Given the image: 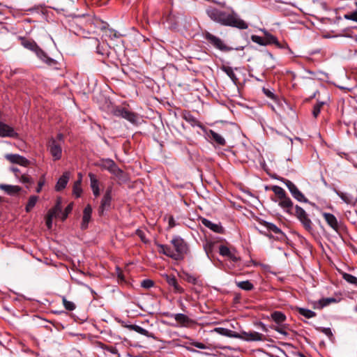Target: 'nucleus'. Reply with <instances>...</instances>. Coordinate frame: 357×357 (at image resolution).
<instances>
[{
    "instance_id": "4468645a",
    "label": "nucleus",
    "mask_w": 357,
    "mask_h": 357,
    "mask_svg": "<svg viewBox=\"0 0 357 357\" xmlns=\"http://www.w3.org/2000/svg\"><path fill=\"white\" fill-rule=\"evenodd\" d=\"M322 215H323L324 220H326V222H327V224L334 231H335L336 232H338L339 229H340V225H339V223H338V221H337L336 217L332 213H326V212L323 213Z\"/></svg>"
},
{
    "instance_id": "a18cd8bd",
    "label": "nucleus",
    "mask_w": 357,
    "mask_h": 357,
    "mask_svg": "<svg viewBox=\"0 0 357 357\" xmlns=\"http://www.w3.org/2000/svg\"><path fill=\"white\" fill-rule=\"evenodd\" d=\"M105 35L110 38H119L120 36V34H119L117 31L113 29H107L105 31Z\"/></svg>"
},
{
    "instance_id": "e2e57ef3",
    "label": "nucleus",
    "mask_w": 357,
    "mask_h": 357,
    "mask_svg": "<svg viewBox=\"0 0 357 357\" xmlns=\"http://www.w3.org/2000/svg\"><path fill=\"white\" fill-rule=\"evenodd\" d=\"M97 52L103 54V53L101 52V49L99 48V46L97 47Z\"/></svg>"
},
{
    "instance_id": "49530a36",
    "label": "nucleus",
    "mask_w": 357,
    "mask_h": 357,
    "mask_svg": "<svg viewBox=\"0 0 357 357\" xmlns=\"http://www.w3.org/2000/svg\"><path fill=\"white\" fill-rule=\"evenodd\" d=\"M72 209H73V204H70L66 206L65 211L62 213V216H61L62 220H64L66 219L68 214L71 212Z\"/></svg>"
},
{
    "instance_id": "7ed1b4c3",
    "label": "nucleus",
    "mask_w": 357,
    "mask_h": 357,
    "mask_svg": "<svg viewBox=\"0 0 357 357\" xmlns=\"http://www.w3.org/2000/svg\"><path fill=\"white\" fill-rule=\"evenodd\" d=\"M170 243L174 248L167 245L158 244V252L175 260L183 259L189 252L188 244L178 236H174Z\"/></svg>"
},
{
    "instance_id": "c85d7f7f",
    "label": "nucleus",
    "mask_w": 357,
    "mask_h": 357,
    "mask_svg": "<svg viewBox=\"0 0 357 357\" xmlns=\"http://www.w3.org/2000/svg\"><path fill=\"white\" fill-rule=\"evenodd\" d=\"M126 328H128L129 330L134 331L141 335H143L146 337H152V335L150 334V333L144 329V328L137 326V325H128L126 326Z\"/></svg>"
},
{
    "instance_id": "412c9836",
    "label": "nucleus",
    "mask_w": 357,
    "mask_h": 357,
    "mask_svg": "<svg viewBox=\"0 0 357 357\" xmlns=\"http://www.w3.org/2000/svg\"><path fill=\"white\" fill-rule=\"evenodd\" d=\"M172 317L176 320V321L182 326H188L192 321L185 314L178 313L171 315Z\"/></svg>"
},
{
    "instance_id": "423d86ee",
    "label": "nucleus",
    "mask_w": 357,
    "mask_h": 357,
    "mask_svg": "<svg viewBox=\"0 0 357 357\" xmlns=\"http://www.w3.org/2000/svg\"><path fill=\"white\" fill-rule=\"evenodd\" d=\"M96 165L102 169L107 170L117 177H120L123 173L122 170L119 168L114 161L109 158L100 160L96 163Z\"/></svg>"
},
{
    "instance_id": "ea45409f",
    "label": "nucleus",
    "mask_w": 357,
    "mask_h": 357,
    "mask_svg": "<svg viewBox=\"0 0 357 357\" xmlns=\"http://www.w3.org/2000/svg\"><path fill=\"white\" fill-rule=\"evenodd\" d=\"M18 178L20 181L24 184H31L33 183L31 178L27 174H22Z\"/></svg>"
},
{
    "instance_id": "6e6552de",
    "label": "nucleus",
    "mask_w": 357,
    "mask_h": 357,
    "mask_svg": "<svg viewBox=\"0 0 357 357\" xmlns=\"http://www.w3.org/2000/svg\"><path fill=\"white\" fill-rule=\"evenodd\" d=\"M113 114L114 116L125 119L132 123H136L139 119L135 113L123 107H118L115 108L113 111Z\"/></svg>"
},
{
    "instance_id": "f257e3e1",
    "label": "nucleus",
    "mask_w": 357,
    "mask_h": 357,
    "mask_svg": "<svg viewBox=\"0 0 357 357\" xmlns=\"http://www.w3.org/2000/svg\"><path fill=\"white\" fill-rule=\"evenodd\" d=\"M271 190L274 192L275 198L273 200L289 215H295L300 221L304 229L309 233L314 231L313 223L306 211L298 205H296L295 211L293 212L294 203L287 195L285 190L278 185H273Z\"/></svg>"
},
{
    "instance_id": "bf43d9fd",
    "label": "nucleus",
    "mask_w": 357,
    "mask_h": 357,
    "mask_svg": "<svg viewBox=\"0 0 357 357\" xmlns=\"http://www.w3.org/2000/svg\"><path fill=\"white\" fill-rule=\"evenodd\" d=\"M11 170H12L13 172H15V176H16L17 177H18L17 173L20 172V171H19V169H17V168H16V167H12V168H11Z\"/></svg>"
},
{
    "instance_id": "09e8293b",
    "label": "nucleus",
    "mask_w": 357,
    "mask_h": 357,
    "mask_svg": "<svg viewBox=\"0 0 357 357\" xmlns=\"http://www.w3.org/2000/svg\"><path fill=\"white\" fill-rule=\"evenodd\" d=\"M286 326H277V327H275L274 328V330L277 332H278L279 333L284 335V336H287L289 334L286 331Z\"/></svg>"
},
{
    "instance_id": "f3484780",
    "label": "nucleus",
    "mask_w": 357,
    "mask_h": 357,
    "mask_svg": "<svg viewBox=\"0 0 357 357\" xmlns=\"http://www.w3.org/2000/svg\"><path fill=\"white\" fill-rule=\"evenodd\" d=\"M17 135V132L12 127L0 121V137H15Z\"/></svg>"
},
{
    "instance_id": "13d9d810",
    "label": "nucleus",
    "mask_w": 357,
    "mask_h": 357,
    "mask_svg": "<svg viewBox=\"0 0 357 357\" xmlns=\"http://www.w3.org/2000/svg\"><path fill=\"white\" fill-rule=\"evenodd\" d=\"M63 135L60 133V134H58L56 138H54V139L59 141L62 144H63Z\"/></svg>"
},
{
    "instance_id": "72a5a7b5",
    "label": "nucleus",
    "mask_w": 357,
    "mask_h": 357,
    "mask_svg": "<svg viewBox=\"0 0 357 357\" xmlns=\"http://www.w3.org/2000/svg\"><path fill=\"white\" fill-rule=\"evenodd\" d=\"M73 193L76 197H79L82 193L81 180L75 182L73 188Z\"/></svg>"
},
{
    "instance_id": "aec40b11",
    "label": "nucleus",
    "mask_w": 357,
    "mask_h": 357,
    "mask_svg": "<svg viewBox=\"0 0 357 357\" xmlns=\"http://www.w3.org/2000/svg\"><path fill=\"white\" fill-rule=\"evenodd\" d=\"M212 331L228 337L237 338L241 337L239 333L222 327L215 328Z\"/></svg>"
},
{
    "instance_id": "e433bc0d",
    "label": "nucleus",
    "mask_w": 357,
    "mask_h": 357,
    "mask_svg": "<svg viewBox=\"0 0 357 357\" xmlns=\"http://www.w3.org/2000/svg\"><path fill=\"white\" fill-rule=\"evenodd\" d=\"M264 225L268 231H273L275 234H282L281 229L273 223L265 222Z\"/></svg>"
},
{
    "instance_id": "2eb2a0df",
    "label": "nucleus",
    "mask_w": 357,
    "mask_h": 357,
    "mask_svg": "<svg viewBox=\"0 0 357 357\" xmlns=\"http://www.w3.org/2000/svg\"><path fill=\"white\" fill-rule=\"evenodd\" d=\"M162 277L165 279L167 284L173 287L175 293L181 294L183 292V289L178 284L174 275L164 274Z\"/></svg>"
},
{
    "instance_id": "f03ea898",
    "label": "nucleus",
    "mask_w": 357,
    "mask_h": 357,
    "mask_svg": "<svg viewBox=\"0 0 357 357\" xmlns=\"http://www.w3.org/2000/svg\"><path fill=\"white\" fill-rule=\"evenodd\" d=\"M206 13L211 20L222 25L236 27L239 29L248 28V24L234 11L227 13L216 8L209 7L206 9Z\"/></svg>"
},
{
    "instance_id": "f8f14e48",
    "label": "nucleus",
    "mask_w": 357,
    "mask_h": 357,
    "mask_svg": "<svg viewBox=\"0 0 357 357\" xmlns=\"http://www.w3.org/2000/svg\"><path fill=\"white\" fill-rule=\"evenodd\" d=\"M112 202L111 189H108L105 193L101 202L100 206L98 208V213L100 215L103 214L105 210H108L110 208Z\"/></svg>"
},
{
    "instance_id": "c756f323",
    "label": "nucleus",
    "mask_w": 357,
    "mask_h": 357,
    "mask_svg": "<svg viewBox=\"0 0 357 357\" xmlns=\"http://www.w3.org/2000/svg\"><path fill=\"white\" fill-rule=\"evenodd\" d=\"M61 212V203L59 201H58L56 204L55 205V206L48 211L46 217L50 219H53Z\"/></svg>"
},
{
    "instance_id": "4c0bfd02",
    "label": "nucleus",
    "mask_w": 357,
    "mask_h": 357,
    "mask_svg": "<svg viewBox=\"0 0 357 357\" xmlns=\"http://www.w3.org/2000/svg\"><path fill=\"white\" fill-rule=\"evenodd\" d=\"M342 278L344 280L350 284H357V278L349 273H342Z\"/></svg>"
},
{
    "instance_id": "4be33fe9",
    "label": "nucleus",
    "mask_w": 357,
    "mask_h": 357,
    "mask_svg": "<svg viewBox=\"0 0 357 357\" xmlns=\"http://www.w3.org/2000/svg\"><path fill=\"white\" fill-rule=\"evenodd\" d=\"M335 193L341 198V199L349 205H354L356 202V199L349 193L343 192L340 190H335Z\"/></svg>"
},
{
    "instance_id": "0eeeda50",
    "label": "nucleus",
    "mask_w": 357,
    "mask_h": 357,
    "mask_svg": "<svg viewBox=\"0 0 357 357\" xmlns=\"http://www.w3.org/2000/svg\"><path fill=\"white\" fill-rule=\"evenodd\" d=\"M219 254L227 258L229 261L236 263L240 261L238 252L233 246H227L226 245H220L218 248Z\"/></svg>"
},
{
    "instance_id": "f704fd0d",
    "label": "nucleus",
    "mask_w": 357,
    "mask_h": 357,
    "mask_svg": "<svg viewBox=\"0 0 357 357\" xmlns=\"http://www.w3.org/2000/svg\"><path fill=\"white\" fill-rule=\"evenodd\" d=\"M298 312L301 315L304 316L307 319L312 318L316 316V313L314 312L305 308H299Z\"/></svg>"
},
{
    "instance_id": "de8ad7c7",
    "label": "nucleus",
    "mask_w": 357,
    "mask_h": 357,
    "mask_svg": "<svg viewBox=\"0 0 357 357\" xmlns=\"http://www.w3.org/2000/svg\"><path fill=\"white\" fill-rule=\"evenodd\" d=\"M45 176L43 175V176H41V178H40V180L38 183V187L36 188V192L38 193H39L42 190L43 186L45 185Z\"/></svg>"
},
{
    "instance_id": "5fc2aeb1",
    "label": "nucleus",
    "mask_w": 357,
    "mask_h": 357,
    "mask_svg": "<svg viewBox=\"0 0 357 357\" xmlns=\"http://www.w3.org/2000/svg\"><path fill=\"white\" fill-rule=\"evenodd\" d=\"M168 225H169L168 227L169 229L173 228V227H174L176 225V222H175L173 216H170L169 218Z\"/></svg>"
},
{
    "instance_id": "052dcab7",
    "label": "nucleus",
    "mask_w": 357,
    "mask_h": 357,
    "mask_svg": "<svg viewBox=\"0 0 357 357\" xmlns=\"http://www.w3.org/2000/svg\"><path fill=\"white\" fill-rule=\"evenodd\" d=\"M109 351L113 353V354H116V349L115 348H112L109 349Z\"/></svg>"
},
{
    "instance_id": "39448f33",
    "label": "nucleus",
    "mask_w": 357,
    "mask_h": 357,
    "mask_svg": "<svg viewBox=\"0 0 357 357\" xmlns=\"http://www.w3.org/2000/svg\"><path fill=\"white\" fill-rule=\"evenodd\" d=\"M47 149L54 161L61 159L63 149L62 144L59 141L54 137L50 138L47 143Z\"/></svg>"
},
{
    "instance_id": "6e6d98bb",
    "label": "nucleus",
    "mask_w": 357,
    "mask_h": 357,
    "mask_svg": "<svg viewBox=\"0 0 357 357\" xmlns=\"http://www.w3.org/2000/svg\"><path fill=\"white\" fill-rule=\"evenodd\" d=\"M192 344L198 349H206V346L202 342H193Z\"/></svg>"
},
{
    "instance_id": "58836bf2",
    "label": "nucleus",
    "mask_w": 357,
    "mask_h": 357,
    "mask_svg": "<svg viewBox=\"0 0 357 357\" xmlns=\"http://www.w3.org/2000/svg\"><path fill=\"white\" fill-rule=\"evenodd\" d=\"M62 301H63V306L67 310H69V311H73L75 309L76 306H75V304L72 302V301H68L66 297H63L62 298Z\"/></svg>"
},
{
    "instance_id": "69168bd1",
    "label": "nucleus",
    "mask_w": 357,
    "mask_h": 357,
    "mask_svg": "<svg viewBox=\"0 0 357 357\" xmlns=\"http://www.w3.org/2000/svg\"><path fill=\"white\" fill-rule=\"evenodd\" d=\"M268 55L270 56V58H271V59L273 58V54L271 53L268 52Z\"/></svg>"
},
{
    "instance_id": "3c124183",
    "label": "nucleus",
    "mask_w": 357,
    "mask_h": 357,
    "mask_svg": "<svg viewBox=\"0 0 357 357\" xmlns=\"http://www.w3.org/2000/svg\"><path fill=\"white\" fill-rule=\"evenodd\" d=\"M263 91L268 98L271 99H274L275 95L271 90L264 88Z\"/></svg>"
},
{
    "instance_id": "a878e982",
    "label": "nucleus",
    "mask_w": 357,
    "mask_h": 357,
    "mask_svg": "<svg viewBox=\"0 0 357 357\" xmlns=\"http://www.w3.org/2000/svg\"><path fill=\"white\" fill-rule=\"evenodd\" d=\"M183 118L185 119L186 122L190 123L192 126H197L201 128H203L202 123L190 112H185L183 114Z\"/></svg>"
},
{
    "instance_id": "c03bdc74",
    "label": "nucleus",
    "mask_w": 357,
    "mask_h": 357,
    "mask_svg": "<svg viewBox=\"0 0 357 357\" xmlns=\"http://www.w3.org/2000/svg\"><path fill=\"white\" fill-rule=\"evenodd\" d=\"M324 102H319L314 106L312 114L316 118L319 114L321 111V107L323 106Z\"/></svg>"
},
{
    "instance_id": "473e14b6",
    "label": "nucleus",
    "mask_w": 357,
    "mask_h": 357,
    "mask_svg": "<svg viewBox=\"0 0 357 357\" xmlns=\"http://www.w3.org/2000/svg\"><path fill=\"white\" fill-rule=\"evenodd\" d=\"M236 286L241 289L250 291L254 288L253 284L248 280L236 282Z\"/></svg>"
},
{
    "instance_id": "a211bd4d",
    "label": "nucleus",
    "mask_w": 357,
    "mask_h": 357,
    "mask_svg": "<svg viewBox=\"0 0 357 357\" xmlns=\"http://www.w3.org/2000/svg\"><path fill=\"white\" fill-rule=\"evenodd\" d=\"M202 223L206 227L210 229L214 232L222 234L224 231V229L220 223H213L211 220L206 218L202 219Z\"/></svg>"
},
{
    "instance_id": "9d476101",
    "label": "nucleus",
    "mask_w": 357,
    "mask_h": 357,
    "mask_svg": "<svg viewBox=\"0 0 357 357\" xmlns=\"http://www.w3.org/2000/svg\"><path fill=\"white\" fill-rule=\"evenodd\" d=\"M284 183L286 185L287 188L289 189L291 195L294 199L300 202L307 203L308 202V199L305 197V195L298 189L296 185L289 180H284Z\"/></svg>"
},
{
    "instance_id": "393cba45",
    "label": "nucleus",
    "mask_w": 357,
    "mask_h": 357,
    "mask_svg": "<svg viewBox=\"0 0 357 357\" xmlns=\"http://www.w3.org/2000/svg\"><path fill=\"white\" fill-rule=\"evenodd\" d=\"M0 189L3 190L6 193L9 195H14L17 194L20 190L21 188L18 185L0 184Z\"/></svg>"
},
{
    "instance_id": "ddd939ff",
    "label": "nucleus",
    "mask_w": 357,
    "mask_h": 357,
    "mask_svg": "<svg viewBox=\"0 0 357 357\" xmlns=\"http://www.w3.org/2000/svg\"><path fill=\"white\" fill-rule=\"evenodd\" d=\"M5 158L11 163L17 164L23 167H27L30 163L26 158L18 154H7Z\"/></svg>"
},
{
    "instance_id": "cd10ccee",
    "label": "nucleus",
    "mask_w": 357,
    "mask_h": 357,
    "mask_svg": "<svg viewBox=\"0 0 357 357\" xmlns=\"http://www.w3.org/2000/svg\"><path fill=\"white\" fill-rule=\"evenodd\" d=\"M21 43L22 45L26 49L35 52L36 50L38 48V45L36 44V43L30 39H26L25 38H21Z\"/></svg>"
},
{
    "instance_id": "7c9ffc66",
    "label": "nucleus",
    "mask_w": 357,
    "mask_h": 357,
    "mask_svg": "<svg viewBox=\"0 0 357 357\" xmlns=\"http://www.w3.org/2000/svg\"><path fill=\"white\" fill-rule=\"evenodd\" d=\"M221 69L229 77V78L233 81L234 84L237 83L238 78L236 77V75H235L231 67L223 66Z\"/></svg>"
},
{
    "instance_id": "603ef678",
    "label": "nucleus",
    "mask_w": 357,
    "mask_h": 357,
    "mask_svg": "<svg viewBox=\"0 0 357 357\" xmlns=\"http://www.w3.org/2000/svg\"><path fill=\"white\" fill-rule=\"evenodd\" d=\"M186 280L192 284H196L197 282V278L195 277L194 275H186Z\"/></svg>"
},
{
    "instance_id": "9b49d317",
    "label": "nucleus",
    "mask_w": 357,
    "mask_h": 357,
    "mask_svg": "<svg viewBox=\"0 0 357 357\" xmlns=\"http://www.w3.org/2000/svg\"><path fill=\"white\" fill-rule=\"evenodd\" d=\"M238 339L245 341H262L264 340V335L257 331L243 332Z\"/></svg>"
},
{
    "instance_id": "a19ab883",
    "label": "nucleus",
    "mask_w": 357,
    "mask_h": 357,
    "mask_svg": "<svg viewBox=\"0 0 357 357\" xmlns=\"http://www.w3.org/2000/svg\"><path fill=\"white\" fill-rule=\"evenodd\" d=\"M335 301L336 299L334 298H322L319 301V304L321 305V307H323L329 305L331 303H335Z\"/></svg>"
},
{
    "instance_id": "dca6fc26",
    "label": "nucleus",
    "mask_w": 357,
    "mask_h": 357,
    "mask_svg": "<svg viewBox=\"0 0 357 357\" xmlns=\"http://www.w3.org/2000/svg\"><path fill=\"white\" fill-rule=\"evenodd\" d=\"M92 207L90 204H87L83 211L82 221L81 223V228L86 229L88 227L89 223L91 219Z\"/></svg>"
},
{
    "instance_id": "79ce46f5",
    "label": "nucleus",
    "mask_w": 357,
    "mask_h": 357,
    "mask_svg": "<svg viewBox=\"0 0 357 357\" xmlns=\"http://www.w3.org/2000/svg\"><path fill=\"white\" fill-rule=\"evenodd\" d=\"M153 285H154L153 281L151 280H149V279L144 280L141 282V286L145 289H149V288L153 287Z\"/></svg>"
},
{
    "instance_id": "680f3d73",
    "label": "nucleus",
    "mask_w": 357,
    "mask_h": 357,
    "mask_svg": "<svg viewBox=\"0 0 357 357\" xmlns=\"http://www.w3.org/2000/svg\"><path fill=\"white\" fill-rule=\"evenodd\" d=\"M97 52L103 54V53L101 52V49L99 48V46L97 47Z\"/></svg>"
},
{
    "instance_id": "c9c22d12",
    "label": "nucleus",
    "mask_w": 357,
    "mask_h": 357,
    "mask_svg": "<svg viewBox=\"0 0 357 357\" xmlns=\"http://www.w3.org/2000/svg\"><path fill=\"white\" fill-rule=\"evenodd\" d=\"M38 197L37 196H31L26 206V212H29L36 205Z\"/></svg>"
},
{
    "instance_id": "864d4df0",
    "label": "nucleus",
    "mask_w": 357,
    "mask_h": 357,
    "mask_svg": "<svg viewBox=\"0 0 357 357\" xmlns=\"http://www.w3.org/2000/svg\"><path fill=\"white\" fill-rule=\"evenodd\" d=\"M136 234L143 242L146 243L145 234L143 231H142L140 229H137L136 231Z\"/></svg>"
},
{
    "instance_id": "5701e85b",
    "label": "nucleus",
    "mask_w": 357,
    "mask_h": 357,
    "mask_svg": "<svg viewBox=\"0 0 357 357\" xmlns=\"http://www.w3.org/2000/svg\"><path fill=\"white\" fill-rule=\"evenodd\" d=\"M70 178V173L66 172L63 174V175L59 178L56 186L55 190L56 191H60L64 189L69 181Z\"/></svg>"
},
{
    "instance_id": "338daca9",
    "label": "nucleus",
    "mask_w": 357,
    "mask_h": 357,
    "mask_svg": "<svg viewBox=\"0 0 357 357\" xmlns=\"http://www.w3.org/2000/svg\"><path fill=\"white\" fill-rule=\"evenodd\" d=\"M254 265H255V266H257V265H258V264L255 262V263H254Z\"/></svg>"
},
{
    "instance_id": "6ab92c4d",
    "label": "nucleus",
    "mask_w": 357,
    "mask_h": 357,
    "mask_svg": "<svg viewBox=\"0 0 357 357\" xmlns=\"http://www.w3.org/2000/svg\"><path fill=\"white\" fill-rule=\"evenodd\" d=\"M89 177L90 178V186L93 194L96 197H98L100 195V182L96 178V176L93 173H89Z\"/></svg>"
},
{
    "instance_id": "4d7b16f0",
    "label": "nucleus",
    "mask_w": 357,
    "mask_h": 357,
    "mask_svg": "<svg viewBox=\"0 0 357 357\" xmlns=\"http://www.w3.org/2000/svg\"><path fill=\"white\" fill-rule=\"evenodd\" d=\"M52 220L46 217V225L48 229H51L52 226Z\"/></svg>"
},
{
    "instance_id": "37998d69",
    "label": "nucleus",
    "mask_w": 357,
    "mask_h": 357,
    "mask_svg": "<svg viewBox=\"0 0 357 357\" xmlns=\"http://www.w3.org/2000/svg\"><path fill=\"white\" fill-rule=\"evenodd\" d=\"M344 18L357 22V11L345 14Z\"/></svg>"
},
{
    "instance_id": "1a4fd4ad",
    "label": "nucleus",
    "mask_w": 357,
    "mask_h": 357,
    "mask_svg": "<svg viewBox=\"0 0 357 357\" xmlns=\"http://www.w3.org/2000/svg\"><path fill=\"white\" fill-rule=\"evenodd\" d=\"M204 38L215 48L221 51H229L231 48L227 47L225 43L218 37L211 34L209 32H206L204 34Z\"/></svg>"
},
{
    "instance_id": "bb28decb",
    "label": "nucleus",
    "mask_w": 357,
    "mask_h": 357,
    "mask_svg": "<svg viewBox=\"0 0 357 357\" xmlns=\"http://www.w3.org/2000/svg\"><path fill=\"white\" fill-rule=\"evenodd\" d=\"M34 52L40 60L45 62L48 65H52L54 63V60L51 58H49L45 53V52L39 47V46Z\"/></svg>"
},
{
    "instance_id": "2f4dec72",
    "label": "nucleus",
    "mask_w": 357,
    "mask_h": 357,
    "mask_svg": "<svg viewBox=\"0 0 357 357\" xmlns=\"http://www.w3.org/2000/svg\"><path fill=\"white\" fill-rule=\"evenodd\" d=\"M272 319L277 324H280L286 320V316L281 312L275 311L271 314Z\"/></svg>"
},
{
    "instance_id": "8fccbe9b",
    "label": "nucleus",
    "mask_w": 357,
    "mask_h": 357,
    "mask_svg": "<svg viewBox=\"0 0 357 357\" xmlns=\"http://www.w3.org/2000/svg\"><path fill=\"white\" fill-rule=\"evenodd\" d=\"M320 331L328 336L329 338L333 337V333L330 328H321Z\"/></svg>"
},
{
    "instance_id": "0e129e2a",
    "label": "nucleus",
    "mask_w": 357,
    "mask_h": 357,
    "mask_svg": "<svg viewBox=\"0 0 357 357\" xmlns=\"http://www.w3.org/2000/svg\"><path fill=\"white\" fill-rule=\"evenodd\" d=\"M78 177H79V178L77 180H81V181H82V175L81 173L78 174Z\"/></svg>"
},
{
    "instance_id": "b1692460",
    "label": "nucleus",
    "mask_w": 357,
    "mask_h": 357,
    "mask_svg": "<svg viewBox=\"0 0 357 357\" xmlns=\"http://www.w3.org/2000/svg\"><path fill=\"white\" fill-rule=\"evenodd\" d=\"M207 135L208 137L211 138V139L215 142L217 144L220 146H225L226 144L225 138L221 135L217 133L213 130H210Z\"/></svg>"
},
{
    "instance_id": "20e7f679",
    "label": "nucleus",
    "mask_w": 357,
    "mask_h": 357,
    "mask_svg": "<svg viewBox=\"0 0 357 357\" xmlns=\"http://www.w3.org/2000/svg\"><path fill=\"white\" fill-rule=\"evenodd\" d=\"M260 31L263 33V36L257 35L251 36V40L253 43L261 46L275 45L277 47L280 49L289 48L287 43H280L278 38L275 36L272 35L270 32H268L266 29H261Z\"/></svg>"
}]
</instances>
